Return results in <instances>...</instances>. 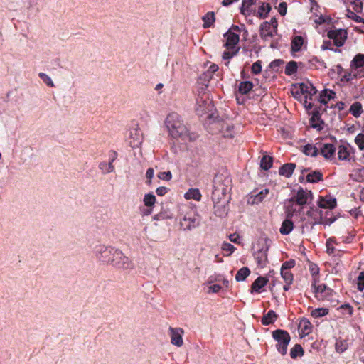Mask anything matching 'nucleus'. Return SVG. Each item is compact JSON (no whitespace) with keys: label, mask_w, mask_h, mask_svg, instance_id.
Here are the masks:
<instances>
[{"label":"nucleus","mask_w":364,"mask_h":364,"mask_svg":"<svg viewBox=\"0 0 364 364\" xmlns=\"http://www.w3.org/2000/svg\"><path fill=\"white\" fill-rule=\"evenodd\" d=\"M230 180L223 178L222 174H216L213 181L212 200L214 205L220 203L222 199L225 198L228 190V183Z\"/></svg>","instance_id":"nucleus-1"},{"label":"nucleus","mask_w":364,"mask_h":364,"mask_svg":"<svg viewBox=\"0 0 364 364\" xmlns=\"http://www.w3.org/2000/svg\"><path fill=\"white\" fill-rule=\"evenodd\" d=\"M272 338L277 342L276 349L284 356L287 353L288 346L291 341L290 334L285 330L276 329L272 332Z\"/></svg>","instance_id":"nucleus-2"},{"label":"nucleus","mask_w":364,"mask_h":364,"mask_svg":"<svg viewBox=\"0 0 364 364\" xmlns=\"http://www.w3.org/2000/svg\"><path fill=\"white\" fill-rule=\"evenodd\" d=\"M109 264L114 267L124 269L133 268V264L131 260L124 255L122 251L117 249H114V252H112Z\"/></svg>","instance_id":"nucleus-3"},{"label":"nucleus","mask_w":364,"mask_h":364,"mask_svg":"<svg viewBox=\"0 0 364 364\" xmlns=\"http://www.w3.org/2000/svg\"><path fill=\"white\" fill-rule=\"evenodd\" d=\"M327 36L333 41L334 46L339 48L344 45L348 38V32L342 28L330 30L327 32Z\"/></svg>","instance_id":"nucleus-4"},{"label":"nucleus","mask_w":364,"mask_h":364,"mask_svg":"<svg viewBox=\"0 0 364 364\" xmlns=\"http://www.w3.org/2000/svg\"><path fill=\"white\" fill-rule=\"evenodd\" d=\"M114 248L99 245L95 247L94 252L97 258L102 262L109 263Z\"/></svg>","instance_id":"nucleus-5"},{"label":"nucleus","mask_w":364,"mask_h":364,"mask_svg":"<svg viewBox=\"0 0 364 364\" xmlns=\"http://www.w3.org/2000/svg\"><path fill=\"white\" fill-rule=\"evenodd\" d=\"M199 224V216L196 214H186L180 221V226L184 231L192 230Z\"/></svg>","instance_id":"nucleus-6"},{"label":"nucleus","mask_w":364,"mask_h":364,"mask_svg":"<svg viewBox=\"0 0 364 364\" xmlns=\"http://www.w3.org/2000/svg\"><path fill=\"white\" fill-rule=\"evenodd\" d=\"M313 198L311 191H305L303 188L299 187L296 194L289 199L290 203H296L299 205H304L308 203V199Z\"/></svg>","instance_id":"nucleus-7"},{"label":"nucleus","mask_w":364,"mask_h":364,"mask_svg":"<svg viewBox=\"0 0 364 364\" xmlns=\"http://www.w3.org/2000/svg\"><path fill=\"white\" fill-rule=\"evenodd\" d=\"M165 124L170 135L173 136L174 131L178 129V125L183 124V122L178 114L172 113L167 116Z\"/></svg>","instance_id":"nucleus-8"},{"label":"nucleus","mask_w":364,"mask_h":364,"mask_svg":"<svg viewBox=\"0 0 364 364\" xmlns=\"http://www.w3.org/2000/svg\"><path fill=\"white\" fill-rule=\"evenodd\" d=\"M173 138H179L182 141H194L197 135L194 133H189L187 127L186 125L183 123L181 125L178 126V129L174 131L173 135L172 136Z\"/></svg>","instance_id":"nucleus-9"},{"label":"nucleus","mask_w":364,"mask_h":364,"mask_svg":"<svg viewBox=\"0 0 364 364\" xmlns=\"http://www.w3.org/2000/svg\"><path fill=\"white\" fill-rule=\"evenodd\" d=\"M223 36L226 39L223 47L226 49H233L238 47L237 46L240 41V36L238 34L232 32L231 30H228L224 33Z\"/></svg>","instance_id":"nucleus-10"},{"label":"nucleus","mask_w":364,"mask_h":364,"mask_svg":"<svg viewBox=\"0 0 364 364\" xmlns=\"http://www.w3.org/2000/svg\"><path fill=\"white\" fill-rule=\"evenodd\" d=\"M171 342L173 345L181 347L183 344L182 335L184 333V331L181 328H169Z\"/></svg>","instance_id":"nucleus-11"},{"label":"nucleus","mask_w":364,"mask_h":364,"mask_svg":"<svg viewBox=\"0 0 364 364\" xmlns=\"http://www.w3.org/2000/svg\"><path fill=\"white\" fill-rule=\"evenodd\" d=\"M321 114L318 109L315 108L311 112V117L309 119L310 126L312 128L316 129L318 131H321L323 129L324 122L321 118Z\"/></svg>","instance_id":"nucleus-12"},{"label":"nucleus","mask_w":364,"mask_h":364,"mask_svg":"<svg viewBox=\"0 0 364 364\" xmlns=\"http://www.w3.org/2000/svg\"><path fill=\"white\" fill-rule=\"evenodd\" d=\"M317 205L320 208L332 210L336 207L337 201L336 198L331 196H320Z\"/></svg>","instance_id":"nucleus-13"},{"label":"nucleus","mask_w":364,"mask_h":364,"mask_svg":"<svg viewBox=\"0 0 364 364\" xmlns=\"http://www.w3.org/2000/svg\"><path fill=\"white\" fill-rule=\"evenodd\" d=\"M129 137L131 139L129 144L132 148L138 147L142 142V133L139 129H130Z\"/></svg>","instance_id":"nucleus-14"},{"label":"nucleus","mask_w":364,"mask_h":364,"mask_svg":"<svg viewBox=\"0 0 364 364\" xmlns=\"http://www.w3.org/2000/svg\"><path fill=\"white\" fill-rule=\"evenodd\" d=\"M257 0H242V5L240 8V13L245 16H250L252 14H255V10L252 9L250 7L255 4Z\"/></svg>","instance_id":"nucleus-15"},{"label":"nucleus","mask_w":364,"mask_h":364,"mask_svg":"<svg viewBox=\"0 0 364 364\" xmlns=\"http://www.w3.org/2000/svg\"><path fill=\"white\" fill-rule=\"evenodd\" d=\"M296 166L294 163L284 164L279 168V174L289 178L292 176Z\"/></svg>","instance_id":"nucleus-16"},{"label":"nucleus","mask_w":364,"mask_h":364,"mask_svg":"<svg viewBox=\"0 0 364 364\" xmlns=\"http://www.w3.org/2000/svg\"><path fill=\"white\" fill-rule=\"evenodd\" d=\"M269 279L265 277H258L252 284L251 290L252 293L253 292H260V290L262 287L267 285Z\"/></svg>","instance_id":"nucleus-17"},{"label":"nucleus","mask_w":364,"mask_h":364,"mask_svg":"<svg viewBox=\"0 0 364 364\" xmlns=\"http://www.w3.org/2000/svg\"><path fill=\"white\" fill-rule=\"evenodd\" d=\"M306 215L312 218L314 220L319 219L318 221H315L313 225L323 224L322 211L315 206L310 207L309 210L306 212Z\"/></svg>","instance_id":"nucleus-18"},{"label":"nucleus","mask_w":364,"mask_h":364,"mask_svg":"<svg viewBox=\"0 0 364 364\" xmlns=\"http://www.w3.org/2000/svg\"><path fill=\"white\" fill-rule=\"evenodd\" d=\"M336 149L332 144H324L323 146L321 148V154L326 159H331L335 155Z\"/></svg>","instance_id":"nucleus-19"},{"label":"nucleus","mask_w":364,"mask_h":364,"mask_svg":"<svg viewBox=\"0 0 364 364\" xmlns=\"http://www.w3.org/2000/svg\"><path fill=\"white\" fill-rule=\"evenodd\" d=\"M336 97V94L333 90L323 89L319 95L318 101L321 104L326 105L328 100H333Z\"/></svg>","instance_id":"nucleus-20"},{"label":"nucleus","mask_w":364,"mask_h":364,"mask_svg":"<svg viewBox=\"0 0 364 364\" xmlns=\"http://www.w3.org/2000/svg\"><path fill=\"white\" fill-rule=\"evenodd\" d=\"M290 214L287 215V218L282 222L279 232L283 235H289L294 229V223L289 219Z\"/></svg>","instance_id":"nucleus-21"},{"label":"nucleus","mask_w":364,"mask_h":364,"mask_svg":"<svg viewBox=\"0 0 364 364\" xmlns=\"http://www.w3.org/2000/svg\"><path fill=\"white\" fill-rule=\"evenodd\" d=\"M271 10L272 6L269 3L262 2L255 15L260 19H264L268 16Z\"/></svg>","instance_id":"nucleus-22"},{"label":"nucleus","mask_w":364,"mask_h":364,"mask_svg":"<svg viewBox=\"0 0 364 364\" xmlns=\"http://www.w3.org/2000/svg\"><path fill=\"white\" fill-rule=\"evenodd\" d=\"M278 315L274 310H269L266 314H264L261 320L262 325L269 326L275 322L277 319Z\"/></svg>","instance_id":"nucleus-23"},{"label":"nucleus","mask_w":364,"mask_h":364,"mask_svg":"<svg viewBox=\"0 0 364 364\" xmlns=\"http://www.w3.org/2000/svg\"><path fill=\"white\" fill-rule=\"evenodd\" d=\"M268 193L269 189L264 188L258 193L251 196L248 200V203L254 205L261 203Z\"/></svg>","instance_id":"nucleus-24"},{"label":"nucleus","mask_w":364,"mask_h":364,"mask_svg":"<svg viewBox=\"0 0 364 364\" xmlns=\"http://www.w3.org/2000/svg\"><path fill=\"white\" fill-rule=\"evenodd\" d=\"M304 41V38L301 36H295L291 40V51L294 53L300 51Z\"/></svg>","instance_id":"nucleus-25"},{"label":"nucleus","mask_w":364,"mask_h":364,"mask_svg":"<svg viewBox=\"0 0 364 364\" xmlns=\"http://www.w3.org/2000/svg\"><path fill=\"white\" fill-rule=\"evenodd\" d=\"M271 26L269 21H264L261 23L259 26V34L262 39H265L267 37H272L273 33L270 31Z\"/></svg>","instance_id":"nucleus-26"},{"label":"nucleus","mask_w":364,"mask_h":364,"mask_svg":"<svg viewBox=\"0 0 364 364\" xmlns=\"http://www.w3.org/2000/svg\"><path fill=\"white\" fill-rule=\"evenodd\" d=\"M323 181V173L321 171H314L306 176V181L309 183H318Z\"/></svg>","instance_id":"nucleus-27"},{"label":"nucleus","mask_w":364,"mask_h":364,"mask_svg":"<svg viewBox=\"0 0 364 364\" xmlns=\"http://www.w3.org/2000/svg\"><path fill=\"white\" fill-rule=\"evenodd\" d=\"M267 250L268 248H267L265 250L260 249L255 253L254 256L258 265L262 267L265 264L266 261L267 260Z\"/></svg>","instance_id":"nucleus-28"},{"label":"nucleus","mask_w":364,"mask_h":364,"mask_svg":"<svg viewBox=\"0 0 364 364\" xmlns=\"http://www.w3.org/2000/svg\"><path fill=\"white\" fill-rule=\"evenodd\" d=\"M353 117L358 118L363 112L362 104L360 102L353 103L348 111Z\"/></svg>","instance_id":"nucleus-29"},{"label":"nucleus","mask_w":364,"mask_h":364,"mask_svg":"<svg viewBox=\"0 0 364 364\" xmlns=\"http://www.w3.org/2000/svg\"><path fill=\"white\" fill-rule=\"evenodd\" d=\"M202 20L203 21V27L204 28L211 27L215 21V13L213 11L208 12L203 16Z\"/></svg>","instance_id":"nucleus-30"},{"label":"nucleus","mask_w":364,"mask_h":364,"mask_svg":"<svg viewBox=\"0 0 364 364\" xmlns=\"http://www.w3.org/2000/svg\"><path fill=\"white\" fill-rule=\"evenodd\" d=\"M240 47H237V48L233 49H226L222 55V58L225 60H228L225 63V65L226 66L229 65L230 61L231 58H232L234 56L237 55L239 53Z\"/></svg>","instance_id":"nucleus-31"},{"label":"nucleus","mask_w":364,"mask_h":364,"mask_svg":"<svg viewBox=\"0 0 364 364\" xmlns=\"http://www.w3.org/2000/svg\"><path fill=\"white\" fill-rule=\"evenodd\" d=\"M253 86L251 81H242L238 85V92L242 95H247L252 90Z\"/></svg>","instance_id":"nucleus-32"},{"label":"nucleus","mask_w":364,"mask_h":364,"mask_svg":"<svg viewBox=\"0 0 364 364\" xmlns=\"http://www.w3.org/2000/svg\"><path fill=\"white\" fill-rule=\"evenodd\" d=\"M187 200L193 199L196 201H200L201 199V194L198 188H190L184 195Z\"/></svg>","instance_id":"nucleus-33"},{"label":"nucleus","mask_w":364,"mask_h":364,"mask_svg":"<svg viewBox=\"0 0 364 364\" xmlns=\"http://www.w3.org/2000/svg\"><path fill=\"white\" fill-rule=\"evenodd\" d=\"M299 69V64L297 62L294 60H291L288 62L285 66V74L287 75H292L297 73Z\"/></svg>","instance_id":"nucleus-34"},{"label":"nucleus","mask_w":364,"mask_h":364,"mask_svg":"<svg viewBox=\"0 0 364 364\" xmlns=\"http://www.w3.org/2000/svg\"><path fill=\"white\" fill-rule=\"evenodd\" d=\"M304 350L300 344H295L293 348L290 349V357L292 359H296L297 357L303 356Z\"/></svg>","instance_id":"nucleus-35"},{"label":"nucleus","mask_w":364,"mask_h":364,"mask_svg":"<svg viewBox=\"0 0 364 364\" xmlns=\"http://www.w3.org/2000/svg\"><path fill=\"white\" fill-rule=\"evenodd\" d=\"M250 274V269L247 267H243L237 271L235 275V279L237 282L245 281Z\"/></svg>","instance_id":"nucleus-36"},{"label":"nucleus","mask_w":364,"mask_h":364,"mask_svg":"<svg viewBox=\"0 0 364 364\" xmlns=\"http://www.w3.org/2000/svg\"><path fill=\"white\" fill-rule=\"evenodd\" d=\"M302 151L305 155L311 156L312 157L317 156L319 153L318 149L310 144L304 145Z\"/></svg>","instance_id":"nucleus-37"},{"label":"nucleus","mask_w":364,"mask_h":364,"mask_svg":"<svg viewBox=\"0 0 364 364\" xmlns=\"http://www.w3.org/2000/svg\"><path fill=\"white\" fill-rule=\"evenodd\" d=\"M352 68H360L364 66V54H357L350 63Z\"/></svg>","instance_id":"nucleus-38"},{"label":"nucleus","mask_w":364,"mask_h":364,"mask_svg":"<svg viewBox=\"0 0 364 364\" xmlns=\"http://www.w3.org/2000/svg\"><path fill=\"white\" fill-rule=\"evenodd\" d=\"M273 164V158L268 155H264L260 161V167L264 171H268Z\"/></svg>","instance_id":"nucleus-39"},{"label":"nucleus","mask_w":364,"mask_h":364,"mask_svg":"<svg viewBox=\"0 0 364 364\" xmlns=\"http://www.w3.org/2000/svg\"><path fill=\"white\" fill-rule=\"evenodd\" d=\"M311 323L309 319L303 318L301 319L299 325V328H301L304 334H309L311 329Z\"/></svg>","instance_id":"nucleus-40"},{"label":"nucleus","mask_w":364,"mask_h":364,"mask_svg":"<svg viewBox=\"0 0 364 364\" xmlns=\"http://www.w3.org/2000/svg\"><path fill=\"white\" fill-rule=\"evenodd\" d=\"M350 154L348 148L345 145H340L338 146V158L339 160H348Z\"/></svg>","instance_id":"nucleus-41"},{"label":"nucleus","mask_w":364,"mask_h":364,"mask_svg":"<svg viewBox=\"0 0 364 364\" xmlns=\"http://www.w3.org/2000/svg\"><path fill=\"white\" fill-rule=\"evenodd\" d=\"M316 282L317 279L314 278L311 284V288L313 289L314 293L317 294L318 292H326V289H328V287L324 284L321 285H316Z\"/></svg>","instance_id":"nucleus-42"},{"label":"nucleus","mask_w":364,"mask_h":364,"mask_svg":"<svg viewBox=\"0 0 364 364\" xmlns=\"http://www.w3.org/2000/svg\"><path fill=\"white\" fill-rule=\"evenodd\" d=\"M328 313H329L328 309L321 307V308H317V309H314L311 311V316L314 318H318V317H322V316H326L328 314Z\"/></svg>","instance_id":"nucleus-43"},{"label":"nucleus","mask_w":364,"mask_h":364,"mask_svg":"<svg viewBox=\"0 0 364 364\" xmlns=\"http://www.w3.org/2000/svg\"><path fill=\"white\" fill-rule=\"evenodd\" d=\"M156 203V197L152 193H146L144 198V203L146 207H152Z\"/></svg>","instance_id":"nucleus-44"},{"label":"nucleus","mask_w":364,"mask_h":364,"mask_svg":"<svg viewBox=\"0 0 364 364\" xmlns=\"http://www.w3.org/2000/svg\"><path fill=\"white\" fill-rule=\"evenodd\" d=\"M281 276L287 284H291L292 283L294 277L289 271L281 270Z\"/></svg>","instance_id":"nucleus-45"},{"label":"nucleus","mask_w":364,"mask_h":364,"mask_svg":"<svg viewBox=\"0 0 364 364\" xmlns=\"http://www.w3.org/2000/svg\"><path fill=\"white\" fill-rule=\"evenodd\" d=\"M284 63V61L282 59H276L270 63L269 68L277 73L281 65Z\"/></svg>","instance_id":"nucleus-46"},{"label":"nucleus","mask_w":364,"mask_h":364,"mask_svg":"<svg viewBox=\"0 0 364 364\" xmlns=\"http://www.w3.org/2000/svg\"><path fill=\"white\" fill-rule=\"evenodd\" d=\"M346 16L348 18H350V19L355 21L356 23H364V19L362 17L355 14V13H354L349 9H347Z\"/></svg>","instance_id":"nucleus-47"},{"label":"nucleus","mask_w":364,"mask_h":364,"mask_svg":"<svg viewBox=\"0 0 364 364\" xmlns=\"http://www.w3.org/2000/svg\"><path fill=\"white\" fill-rule=\"evenodd\" d=\"M291 87L295 89L298 88L302 95L308 94L309 92V86L304 82L292 84Z\"/></svg>","instance_id":"nucleus-48"},{"label":"nucleus","mask_w":364,"mask_h":364,"mask_svg":"<svg viewBox=\"0 0 364 364\" xmlns=\"http://www.w3.org/2000/svg\"><path fill=\"white\" fill-rule=\"evenodd\" d=\"M348 348V344L345 341H337L335 344V349L338 353L344 352Z\"/></svg>","instance_id":"nucleus-49"},{"label":"nucleus","mask_w":364,"mask_h":364,"mask_svg":"<svg viewBox=\"0 0 364 364\" xmlns=\"http://www.w3.org/2000/svg\"><path fill=\"white\" fill-rule=\"evenodd\" d=\"M355 142L360 150H364V134L359 133L355 138Z\"/></svg>","instance_id":"nucleus-50"},{"label":"nucleus","mask_w":364,"mask_h":364,"mask_svg":"<svg viewBox=\"0 0 364 364\" xmlns=\"http://www.w3.org/2000/svg\"><path fill=\"white\" fill-rule=\"evenodd\" d=\"M224 133V136L225 137H230L232 138L234 136L233 135V127L229 124L223 125L222 127Z\"/></svg>","instance_id":"nucleus-51"},{"label":"nucleus","mask_w":364,"mask_h":364,"mask_svg":"<svg viewBox=\"0 0 364 364\" xmlns=\"http://www.w3.org/2000/svg\"><path fill=\"white\" fill-rule=\"evenodd\" d=\"M251 71L254 75H257L260 73L262 71V62L260 60L255 62L252 65Z\"/></svg>","instance_id":"nucleus-52"},{"label":"nucleus","mask_w":364,"mask_h":364,"mask_svg":"<svg viewBox=\"0 0 364 364\" xmlns=\"http://www.w3.org/2000/svg\"><path fill=\"white\" fill-rule=\"evenodd\" d=\"M39 77L49 87H53L54 84L51 78L44 73H40L38 74Z\"/></svg>","instance_id":"nucleus-53"},{"label":"nucleus","mask_w":364,"mask_h":364,"mask_svg":"<svg viewBox=\"0 0 364 364\" xmlns=\"http://www.w3.org/2000/svg\"><path fill=\"white\" fill-rule=\"evenodd\" d=\"M357 289L360 291L364 289V272H360L358 277Z\"/></svg>","instance_id":"nucleus-54"},{"label":"nucleus","mask_w":364,"mask_h":364,"mask_svg":"<svg viewBox=\"0 0 364 364\" xmlns=\"http://www.w3.org/2000/svg\"><path fill=\"white\" fill-rule=\"evenodd\" d=\"M295 264H296L295 260L293 259H289L288 261L284 262L282 264L281 270H287V271H289V269L294 267Z\"/></svg>","instance_id":"nucleus-55"},{"label":"nucleus","mask_w":364,"mask_h":364,"mask_svg":"<svg viewBox=\"0 0 364 364\" xmlns=\"http://www.w3.org/2000/svg\"><path fill=\"white\" fill-rule=\"evenodd\" d=\"M158 177L159 179L164 180L166 181H168L172 178V173L171 171H164V172H159L158 173Z\"/></svg>","instance_id":"nucleus-56"},{"label":"nucleus","mask_w":364,"mask_h":364,"mask_svg":"<svg viewBox=\"0 0 364 364\" xmlns=\"http://www.w3.org/2000/svg\"><path fill=\"white\" fill-rule=\"evenodd\" d=\"M221 248L223 251L230 252V253L228 255L232 253L233 251L235 250L234 245L226 242H224L223 243Z\"/></svg>","instance_id":"nucleus-57"},{"label":"nucleus","mask_w":364,"mask_h":364,"mask_svg":"<svg viewBox=\"0 0 364 364\" xmlns=\"http://www.w3.org/2000/svg\"><path fill=\"white\" fill-rule=\"evenodd\" d=\"M287 11V4L286 2H281L279 4L278 12L282 16H285Z\"/></svg>","instance_id":"nucleus-58"},{"label":"nucleus","mask_w":364,"mask_h":364,"mask_svg":"<svg viewBox=\"0 0 364 364\" xmlns=\"http://www.w3.org/2000/svg\"><path fill=\"white\" fill-rule=\"evenodd\" d=\"M351 4L353 5V9L357 12V13H361L362 12V10H363V2L362 1H351Z\"/></svg>","instance_id":"nucleus-59"},{"label":"nucleus","mask_w":364,"mask_h":364,"mask_svg":"<svg viewBox=\"0 0 364 364\" xmlns=\"http://www.w3.org/2000/svg\"><path fill=\"white\" fill-rule=\"evenodd\" d=\"M353 77H356V75H353L350 71L346 70L341 78V81L350 82Z\"/></svg>","instance_id":"nucleus-60"},{"label":"nucleus","mask_w":364,"mask_h":364,"mask_svg":"<svg viewBox=\"0 0 364 364\" xmlns=\"http://www.w3.org/2000/svg\"><path fill=\"white\" fill-rule=\"evenodd\" d=\"M169 191V189L167 188V187H165V186H160L159 188H156V193L158 196H164L166 193H168V191Z\"/></svg>","instance_id":"nucleus-61"},{"label":"nucleus","mask_w":364,"mask_h":364,"mask_svg":"<svg viewBox=\"0 0 364 364\" xmlns=\"http://www.w3.org/2000/svg\"><path fill=\"white\" fill-rule=\"evenodd\" d=\"M154 171L152 168H149L146 173V177L148 179L147 184H150L151 183V179L154 177Z\"/></svg>","instance_id":"nucleus-62"},{"label":"nucleus","mask_w":364,"mask_h":364,"mask_svg":"<svg viewBox=\"0 0 364 364\" xmlns=\"http://www.w3.org/2000/svg\"><path fill=\"white\" fill-rule=\"evenodd\" d=\"M321 50H333V48L331 47V41H324L322 46H321Z\"/></svg>","instance_id":"nucleus-63"},{"label":"nucleus","mask_w":364,"mask_h":364,"mask_svg":"<svg viewBox=\"0 0 364 364\" xmlns=\"http://www.w3.org/2000/svg\"><path fill=\"white\" fill-rule=\"evenodd\" d=\"M309 269L312 276H316L319 273V268L316 264H313L310 265Z\"/></svg>","instance_id":"nucleus-64"}]
</instances>
